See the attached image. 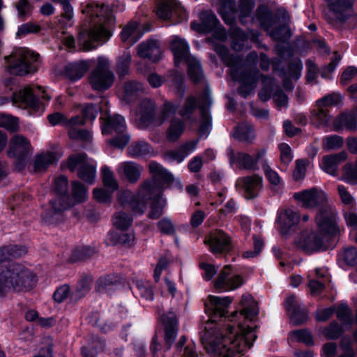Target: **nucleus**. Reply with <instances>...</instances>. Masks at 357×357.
<instances>
[{"mask_svg": "<svg viewBox=\"0 0 357 357\" xmlns=\"http://www.w3.org/2000/svg\"><path fill=\"white\" fill-rule=\"evenodd\" d=\"M236 70L235 74L233 73V71H231L229 75L234 81H238L241 83L238 88V93L243 98H246L250 94L254 84L258 81L259 76L265 77L259 74L256 64L248 61V59Z\"/></svg>", "mask_w": 357, "mask_h": 357, "instance_id": "obj_9", "label": "nucleus"}, {"mask_svg": "<svg viewBox=\"0 0 357 357\" xmlns=\"http://www.w3.org/2000/svg\"><path fill=\"white\" fill-rule=\"evenodd\" d=\"M114 77L109 59L105 56H99L96 66L90 73L88 79L93 90L105 91L112 86Z\"/></svg>", "mask_w": 357, "mask_h": 357, "instance_id": "obj_10", "label": "nucleus"}, {"mask_svg": "<svg viewBox=\"0 0 357 357\" xmlns=\"http://www.w3.org/2000/svg\"><path fill=\"white\" fill-rule=\"evenodd\" d=\"M242 310L240 314L245 319L252 321L258 314L257 303L251 295H243L241 301Z\"/></svg>", "mask_w": 357, "mask_h": 357, "instance_id": "obj_35", "label": "nucleus"}, {"mask_svg": "<svg viewBox=\"0 0 357 357\" xmlns=\"http://www.w3.org/2000/svg\"><path fill=\"white\" fill-rule=\"evenodd\" d=\"M170 48L174 54L176 65H178V63L181 61H187L188 59L190 58L189 46L183 39L175 37L170 44Z\"/></svg>", "mask_w": 357, "mask_h": 357, "instance_id": "obj_34", "label": "nucleus"}, {"mask_svg": "<svg viewBox=\"0 0 357 357\" xmlns=\"http://www.w3.org/2000/svg\"><path fill=\"white\" fill-rule=\"evenodd\" d=\"M143 85L136 81H130L125 83L123 99L128 103L135 102L144 93Z\"/></svg>", "mask_w": 357, "mask_h": 357, "instance_id": "obj_36", "label": "nucleus"}, {"mask_svg": "<svg viewBox=\"0 0 357 357\" xmlns=\"http://www.w3.org/2000/svg\"><path fill=\"white\" fill-rule=\"evenodd\" d=\"M113 224L119 229H127L132 222V217L130 214L123 211L116 212L113 217Z\"/></svg>", "mask_w": 357, "mask_h": 357, "instance_id": "obj_56", "label": "nucleus"}, {"mask_svg": "<svg viewBox=\"0 0 357 357\" xmlns=\"http://www.w3.org/2000/svg\"><path fill=\"white\" fill-rule=\"evenodd\" d=\"M89 67V64L84 61L70 63L65 68L66 76L71 80L79 79L87 71Z\"/></svg>", "mask_w": 357, "mask_h": 357, "instance_id": "obj_40", "label": "nucleus"}, {"mask_svg": "<svg viewBox=\"0 0 357 357\" xmlns=\"http://www.w3.org/2000/svg\"><path fill=\"white\" fill-rule=\"evenodd\" d=\"M95 253V249L89 246L78 247L73 250L70 260L72 262L84 261L91 257Z\"/></svg>", "mask_w": 357, "mask_h": 357, "instance_id": "obj_55", "label": "nucleus"}, {"mask_svg": "<svg viewBox=\"0 0 357 357\" xmlns=\"http://www.w3.org/2000/svg\"><path fill=\"white\" fill-rule=\"evenodd\" d=\"M102 177L105 188L114 192L117 190L118 183L114 177L112 172L107 167L102 168Z\"/></svg>", "mask_w": 357, "mask_h": 357, "instance_id": "obj_63", "label": "nucleus"}, {"mask_svg": "<svg viewBox=\"0 0 357 357\" xmlns=\"http://www.w3.org/2000/svg\"><path fill=\"white\" fill-rule=\"evenodd\" d=\"M101 119L103 121L101 125L102 135L113 136L107 141V144L116 149L125 148L130 141V136L126 132L124 118L121 115L114 114Z\"/></svg>", "mask_w": 357, "mask_h": 357, "instance_id": "obj_7", "label": "nucleus"}, {"mask_svg": "<svg viewBox=\"0 0 357 357\" xmlns=\"http://www.w3.org/2000/svg\"><path fill=\"white\" fill-rule=\"evenodd\" d=\"M133 291L137 297H140L146 301L153 299V291L151 283L146 280H136L134 282Z\"/></svg>", "mask_w": 357, "mask_h": 357, "instance_id": "obj_44", "label": "nucleus"}, {"mask_svg": "<svg viewBox=\"0 0 357 357\" xmlns=\"http://www.w3.org/2000/svg\"><path fill=\"white\" fill-rule=\"evenodd\" d=\"M72 0H52L55 3L59 4L61 7L62 13L61 17L63 22L70 21L74 16L73 7L70 3Z\"/></svg>", "mask_w": 357, "mask_h": 357, "instance_id": "obj_61", "label": "nucleus"}, {"mask_svg": "<svg viewBox=\"0 0 357 357\" xmlns=\"http://www.w3.org/2000/svg\"><path fill=\"white\" fill-rule=\"evenodd\" d=\"M155 104L150 99H144L139 107L140 115V124L144 127H148L152 124L155 118Z\"/></svg>", "mask_w": 357, "mask_h": 357, "instance_id": "obj_32", "label": "nucleus"}, {"mask_svg": "<svg viewBox=\"0 0 357 357\" xmlns=\"http://www.w3.org/2000/svg\"><path fill=\"white\" fill-rule=\"evenodd\" d=\"M229 34L231 39V47L235 51L243 50L245 42L248 39L247 34L239 27L232 26L229 29Z\"/></svg>", "mask_w": 357, "mask_h": 357, "instance_id": "obj_42", "label": "nucleus"}, {"mask_svg": "<svg viewBox=\"0 0 357 357\" xmlns=\"http://www.w3.org/2000/svg\"><path fill=\"white\" fill-rule=\"evenodd\" d=\"M138 23L136 22H130L123 29L121 33V38L123 42L128 43L132 45L136 43L139 38L137 36V29L138 28Z\"/></svg>", "mask_w": 357, "mask_h": 357, "instance_id": "obj_51", "label": "nucleus"}, {"mask_svg": "<svg viewBox=\"0 0 357 357\" xmlns=\"http://www.w3.org/2000/svg\"><path fill=\"white\" fill-rule=\"evenodd\" d=\"M277 223L280 226V232L286 238L294 231V227L299 221L298 214L291 209H286L279 213Z\"/></svg>", "mask_w": 357, "mask_h": 357, "instance_id": "obj_25", "label": "nucleus"}, {"mask_svg": "<svg viewBox=\"0 0 357 357\" xmlns=\"http://www.w3.org/2000/svg\"><path fill=\"white\" fill-rule=\"evenodd\" d=\"M337 261L340 266H354L357 264V248L349 247L338 254Z\"/></svg>", "mask_w": 357, "mask_h": 357, "instance_id": "obj_47", "label": "nucleus"}, {"mask_svg": "<svg viewBox=\"0 0 357 357\" xmlns=\"http://www.w3.org/2000/svg\"><path fill=\"white\" fill-rule=\"evenodd\" d=\"M119 280V277L114 275L100 277L96 281V289L99 292L109 291L118 284Z\"/></svg>", "mask_w": 357, "mask_h": 357, "instance_id": "obj_48", "label": "nucleus"}, {"mask_svg": "<svg viewBox=\"0 0 357 357\" xmlns=\"http://www.w3.org/2000/svg\"><path fill=\"white\" fill-rule=\"evenodd\" d=\"M231 274V266L223 267L214 282V287L219 291H230L238 288L243 283V279L240 275L229 277Z\"/></svg>", "mask_w": 357, "mask_h": 357, "instance_id": "obj_19", "label": "nucleus"}, {"mask_svg": "<svg viewBox=\"0 0 357 357\" xmlns=\"http://www.w3.org/2000/svg\"><path fill=\"white\" fill-rule=\"evenodd\" d=\"M208 299V302L205 303V312L211 319L227 316V308L232 301L230 297L209 296Z\"/></svg>", "mask_w": 357, "mask_h": 357, "instance_id": "obj_22", "label": "nucleus"}, {"mask_svg": "<svg viewBox=\"0 0 357 357\" xmlns=\"http://www.w3.org/2000/svg\"><path fill=\"white\" fill-rule=\"evenodd\" d=\"M337 319L343 325H351L353 321L351 309L347 304L340 305L336 311Z\"/></svg>", "mask_w": 357, "mask_h": 357, "instance_id": "obj_62", "label": "nucleus"}, {"mask_svg": "<svg viewBox=\"0 0 357 357\" xmlns=\"http://www.w3.org/2000/svg\"><path fill=\"white\" fill-rule=\"evenodd\" d=\"M151 146L144 141H138L132 143L128 147L129 155L132 158H139L149 154L151 152Z\"/></svg>", "mask_w": 357, "mask_h": 357, "instance_id": "obj_54", "label": "nucleus"}, {"mask_svg": "<svg viewBox=\"0 0 357 357\" xmlns=\"http://www.w3.org/2000/svg\"><path fill=\"white\" fill-rule=\"evenodd\" d=\"M58 159L56 153L51 151H47L38 154L36 156L34 161V171L42 172L48 168L50 165L55 163Z\"/></svg>", "mask_w": 357, "mask_h": 357, "instance_id": "obj_41", "label": "nucleus"}, {"mask_svg": "<svg viewBox=\"0 0 357 357\" xmlns=\"http://www.w3.org/2000/svg\"><path fill=\"white\" fill-rule=\"evenodd\" d=\"M256 17L261 26L267 32L279 20L277 15H273L270 9L262 5L257 8Z\"/></svg>", "mask_w": 357, "mask_h": 357, "instance_id": "obj_33", "label": "nucleus"}, {"mask_svg": "<svg viewBox=\"0 0 357 357\" xmlns=\"http://www.w3.org/2000/svg\"><path fill=\"white\" fill-rule=\"evenodd\" d=\"M197 107V98L190 96L187 97L182 109L179 111V114L185 119H189Z\"/></svg>", "mask_w": 357, "mask_h": 357, "instance_id": "obj_58", "label": "nucleus"}, {"mask_svg": "<svg viewBox=\"0 0 357 357\" xmlns=\"http://www.w3.org/2000/svg\"><path fill=\"white\" fill-rule=\"evenodd\" d=\"M143 168L134 162H124L119 166V170L130 183H135L139 179Z\"/></svg>", "mask_w": 357, "mask_h": 357, "instance_id": "obj_37", "label": "nucleus"}, {"mask_svg": "<svg viewBox=\"0 0 357 357\" xmlns=\"http://www.w3.org/2000/svg\"><path fill=\"white\" fill-rule=\"evenodd\" d=\"M188 74L190 80L199 83L204 78V73L200 62L195 58H188L187 60Z\"/></svg>", "mask_w": 357, "mask_h": 357, "instance_id": "obj_45", "label": "nucleus"}, {"mask_svg": "<svg viewBox=\"0 0 357 357\" xmlns=\"http://www.w3.org/2000/svg\"><path fill=\"white\" fill-rule=\"evenodd\" d=\"M227 333V335L211 340L205 346L207 351L217 357H233L250 348L257 338L251 327H243L241 324L237 328L229 326Z\"/></svg>", "mask_w": 357, "mask_h": 357, "instance_id": "obj_3", "label": "nucleus"}, {"mask_svg": "<svg viewBox=\"0 0 357 357\" xmlns=\"http://www.w3.org/2000/svg\"><path fill=\"white\" fill-rule=\"evenodd\" d=\"M185 129L184 122L178 119L171 121L169 128L167 130V137L170 142H176L181 137Z\"/></svg>", "mask_w": 357, "mask_h": 357, "instance_id": "obj_50", "label": "nucleus"}, {"mask_svg": "<svg viewBox=\"0 0 357 357\" xmlns=\"http://www.w3.org/2000/svg\"><path fill=\"white\" fill-rule=\"evenodd\" d=\"M284 307L289 313L291 321L296 326L305 323L308 319L307 310L296 301L294 295L288 296L284 301Z\"/></svg>", "mask_w": 357, "mask_h": 357, "instance_id": "obj_21", "label": "nucleus"}, {"mask_svg": "<svg viewBox=\"0 0 357 357\" xmlns=\"http://www.w3.org/2000/svg\"><path fill=\"white\" fill-rule=\"evenodd\" d=\"M72 195L75 202H83L87 197V188L80 181H73Z\"/></svg>", "mask_w": 357, "mask_h": 357, "instance_id": "obj_57", "label": "nucleus"}, {"mask_svg": "<svg viewBox=\"0 0 357 357\" xmlns=\"http://www.w3.org/2000/svg\"><path fill=\"white\" fill-rule=\"evenodd\" d=\"M333 126L336 132L344 129L355 132L357 130V115L354 111L342 112L334 119Z\"/></svg>", "mask_w": 357, "mask_h": 357, "instance_id": "obj_28", "label": "nucleus"}, {"mask_svg": "<svg viewBox=\"0 0 357 357\" xmlns=\"http://www.w3.org/2000/svg\"><path fill=\"white\" fill-rule=\"evenodd\" d=\"M137 54L144 59L157 62L160 56L161 50L158 40L150 39L139 44L137 47Z\"/></svg>", "mask_w": 357, "mask_h": 357, "instance_id": "obj_31", "label": "nucleus"}, {"mask_svg": "<svg viewBox=\"0 0 357 357\" xmlns=\"http://www.w3.org/2000/svg\"><path fill=\"white\" fill-rule=\"evenodd\" d=\"M212 105L209 92L206 90L199 96V110L201 115V121L199 127V135H208L212 127V119L210 114V107Z\"/></svg>", "mask_w": 357, "mask_h": 357, "instance_id": "obj_18", "label": "nucleus"}, {"mask_svg": "<svg viewBox=\"0 0 357 357\" xmlns=\"http://www.w3.org/2000/svg\"><path fill=\"white\" fill-rule=\"evenodd\" d=\"M149 169L153 180V181H149L159 192L165 185H169L174 181L173 175L156 162H151L149 165Z\"/></svg>", "mask_w": 357, "mask_h": 357, "instance_id": "obj_24", "label": "nucleus"}, {"mask_svg": "<svg viewBox=\"0 0 357 357\" xmlns=\"http://www.w3.org/2000/svg\"><path fill=\"white\" fill-rule=\"evenodd\" d=\"M315 220L318 231L302 232L297 242L298 246L307 253L326 250V236H335L338 232L336 213L331 207L324 206L319 210Z\"/></svg>", "mask_w": 357, "mask_h": 357, "instance_id": "obj_4", "label": "nucleus"}, {"mask_svg": "<svg viewBox=\"0 0 357 357\" xmlns=\"http://www.w3.org/2000/svg\"><path fill=\"white\" fill-rule=\"evenodd\" d=\"M138 197L141 201L134 197L130 191L124 192L120 197L121 205H128L133 212L142 214L146 203L151 200L149 218L153 220L158 219L163 214L166 202L162 198L161 192L153 187L148 181H144L138 191Z\"/></svg>", "mask_w": 357, "mask_h": 357, "instance_id": "obj_5", "label": "nucleus"}, {"mask_svg": "<svg viewBox=\"0 0 357 357\" xmlns=\"http://www.w3.org/2000/svg\"><path fill=\"white\" fill-rule=\"evenodd\" d=\"M348 157L347 151H342L337 153L324 155L321 165V169L327 174L336 176L338 165L344 162Z\"/></svg>", "mask_w": 357, "mask_h": 357, "instance_id": "obj_29", "label": "nucleus"}, {"mask_svg": "<svg viewBox=\"0 0 357 357\" xmlns=\"http://www.w3.org/2000/svg\"><path fill=\"white\" fill-rule=\"evenodd\" d=\"M160 320L164 328L166 349L169 350L177 337L178 318L176 312L171 309L167 312L160 314Z\"/></svg>", "mask_w": 357, "mask_h": 357, "instance_id": "obj_16", "label": "nucleus"}, {"mask_svg": "<svg viewBox=\"0 0 357 357\" xmlns=\"http://www.w3.org/2000/svg\"><path fill=\"white\" fill-rule=\"evenodd\" d=\"M343 146V138L338 135L326 137L323 139V147L326 150H333Z\"/></svg>", "mask_w": 357, "mask_h": 357, "instance_id": "obj_64", "label": "nucleus"}, {"mask_svg": "<svg viewBox=\"0 0 357 357\" xmlns=\"http://www.w3.org/2000/svg\"><path fill=\"white\" fill-rule=\"evenodd\" d=\"M269 36L275 41L287 42L291 37L290 29L285 24L271 28L268 31Z\"/></svg>", "mask_w": 357, "mask_h": 357, "instance_id": "obj_52", "label": "nucleus"}, {"mask_svg": "<svg viewBox=\"0 0 357 357\" xmlns=\"http://www.w3.org/2000/svg\"><path fill=\"white\" fill-rule=\"evenodd\" d=\"M86 158L87 155L85 153L71 155L68 158L67 167L71 172H74L79 166L77 169L78 177L88 184H93L96 178V167L92 165L84 163Z\"/></svg>", "mask_w": 357, "mask_h": 357, "instance_id": "obj_14", "label": "nucleus"}, {"mask_svg": "<svg viewBox=\"0 0 357 357\" xmlns=\"http://www.w3.org/2000/svg\"><path fill=\"white\" fill-rule=\"evenodd\" d=\"M204 243L209 245L211 252L214 255L227 253L233 248L231 237L219 229L211 231L206 237Z\"/></svg>", "mask_w": 357, "mask_h": 357, "instance_id": "obj_15", "label": "nucleus"}, {"mask_svg": "<svg viewBox=\"0 0 357 357\" xmlns=\"http://www.w3.org/2000/svg\"><path fill=\"white\" fill-rule=\"evenodd\" d=\"M54 192L56 197L50 200L48 208L41 214L43 222L47 225H56L63 221V212L71 206L66 176L62 175L55 178Z\"/></svg>", "mask_w": 357, "mask_h": 357, "instance_id": "obj_6", "label": "nucleus"}, {"mask_svg": "<svg viewBox=\"0 0 357 357\" xmlns=\"http://www.w3.org/2000/svg\"><path fill=\"white\" fill-rule=\"evenodd\" d=\"M302 68L303 65L301 60L292 61L288 65L287 72L282 68L279 70L278 75L284 79L287 77L298 79L301 76Z\"/></svg>", "mask_w": 357, "mask_h": 357, "instance_id": "obj_49", "label": "nucleus"}, {"mask_svg": "<svg viewBox=\"0 0 357 357\" xmlns=\"http://www.w3.org/2000/svg\"><path fill=\"white\" fill-rule=\"evenodd\" d=\"M343 179L347 183L356 185L357 184V160L353 165L351 163H347L343 167Z\"/></svg>", "mask_w": 357, "mask_h": 357, "instance_id": "obj_59", "label": "nucleus"}, {"mask_svg": "<svg viewBox=\"0 0 357 357\" xmlns=\"http://www.w3.org/2000/svg\"><path fill=\"white\" fill-rule=\"evenodd\" d=\"M11 259L8 245L0 248V297L11 289L15 291H30L36 284V276L24 266L10 263L4 267L2 262Z\"/></svg>", "mask_w": 357, "mask_h": 357, "instance_id": "obj_2", "label": "nucleus"}, {"mask_svg": "<svg viewBox=\"0 0 357 357\" xmlns=\"http://www.w3.org/2000/svg\"><path fill=\"white\" fill-rule=\"evenodd\" d=\"M32 154L29 140L23 135H15L10 140L8 155L15 158V169L20 172L24 169L26 162Z\"/></svg>", "mask_w": 357, "mask_h": 357, "instance_id": "obj_13", "label": "nucleus"}, {"mask_svg": "<svg viewBox=\"0 0 357 357\" xmlns=\"http://www.w3.org/2000/svg\"><path fill=\"white\" fill-rule=\"evenodd\" d=\"M131 63V54L129 52H124L119 56L116 63V71L120 77H125L129 73Z\"/></svg>", "mask_w": 357, "mask_h": 357, "instance_id": "obj_53", "label": "nucleus"}, {"mask_svg": "<svg viewBox=\"0 0 357 357\" xmlns=\"http://www.w3.org/2000/svg\"><path fill=\"white\" fill-rule=\"evenodd\" d=\"M157 15L165 20H170L174 15L180 20L185 19L183 8L177 0H159L156 11Z\"/></svg>", "mask_w": 357, "mask_h": 357, "instance_id": "obj_20", "label": "nucleus"}, {"mask_svg": "<svg viewBox=\"0 0 357 357\" xmlns=\"http://www.w3.org/2000/svg\"><path fill=\"white\" fill-rule=\"evenodd\" d=\"M227 155L229 160V163L233 165L237 163L240 169H245L248 170H257L259 169L258 165L256 163V160L254 159L248 153L243 152L235 153L232 148L227 149Z\"/></svg>", "mask_w": 357, "mask_h": 357, "instance_id": "obj_27", "label": "nucleus"}, {"mask_svg": "<svg viewBox=\"0 0 357 357\" xmlns=\"http://www.w3.org/2000/svg\"><path fill=\"white\" fill-rule=\"evenodd\" d=\"M296 200L301 202L303 206L307 208H314L319 206H321L319 210L324 207L328 206L325 205L327 201L326 194L321 190H319L317 188H312L309 190H305L301 192H296L294 195Z\"/></svg>", "mask_w": 357, "mask_h": 357, "instance_id": "obj_17", "label": "nucleus"}, {"mask_svg": "<svg viewBox=\"0 0 357 357\" xmlns=\"http://www.w3.org/2000/svg\"><path fill=\"white\" fill-rule=\"evenodd\" d=\"M234 137L240 142L252 143L255 138L253 126L248 123H241L234 128Z\"/></svg>", "mask_w": 357, "mask_h": 357, "instance_id": "obj_39", "label": "nucleus"}, {"mask_svg": "<svg viewBox=\"0 0 357 357\" xmlns=\"http://www.w3.org/2000/svg\"><path fill=\"white\" fill-rule=\"evenodd\" d=\"M114 6L91 1L82 9L85 15L84 28L79 31L77 40L88 50L96 47L92 42L107 40L111 36L110 29L115 24Z\"/></svg>", "mask_w": 357, "mask_h": 357, "instance_id": "obj_1", "label": "nucleus"}, {"mask_svg": "<svg viewBox=\"0 0 357 357\" xmlns=\"http://www.w3.org/2000/svg\"><path fill=\"white\" fill-rule=\"evenodd\" d=\"M213 50L219 55L224 63L229 67V73L233 71V73L235 74L236 68L246 61L241 56L229 54L228 48L224 45L215 44L213 46Z\"/></svg>", "mask_w": 357, "mask_h": 357, "instance_id": "obj_30", "label": "nucleus"}, {"mask_svg": "<svg viewBox=\"0 0 357 357\" xmlns=\"http://www.w3.org/2000/svg\"><path fill=\"white\" fill-rule=\"evenodd\" d=\"M331 119L329 110L324 107H316L312 111L311 121L316 127L320 128L328 124Z\"/></svg>", "mask_w": 357, "mask_h": 357, "instance_id": "obj_43", "label": "nucleus"}, {"mask_svg": "<svg viewBox=\"0 0 357 357\" xmlns=\"http://www.w3.org/2000/svg\"><path fill=\"white\" fill-rule=\"evenodd\" d=\"M342 97L340 94L337 93H331L324 96L316 102V105L318 107H334L341 102Z\"/></svg>", "mask_w": 357, "mask_h": 357, "instance_id": "obj_60", "label": "nucleus"}, {"mask_svg": "<svg viewBox=\"0 0 357 357\" xmlns=\"http://www.w3.org/2000/svg\"><path fill=\"white\" fill-rule=\"evenodd\" d=\"M198 141H189L181 145L176 150L170 151L166 155L173 160L181 162L183 159L192 153L196 148Z\"/></svg>", "mask_w": 357, "mask_h": 357, "instance_id": "obj_38", "label": "nucleus"}, {"mask_svg": "<svg viewBox=\"0 0 357 357\" xmlns=\"http://www.w3.org/2000/svg\"><path fill=\"white\" fill-rule=\"evenodd\" d=\"M244 190V197L247 199H253L258 197L262 188V178L257 175L247 176L240 179Z\"/></svg>", "mask_w": 357, "mask_h": 357, "instance_id": "obj_26", "label": "nucleus"}, {"mask_svg": "<svg viewBox=\"0 0 357 357\" xmlns=\"http://www.w3.org/2000/svg\"><path fill=\"white\" fill-rule=\"evenodd\" d=\"M39 55L26 48L15 49L10 55L5 56L7 70L15 75L23 76L37 70L34 64Z\"/></svg>", "mask_w": 357, "mask_h": 357, "instance_id": "obj_8", "label": "nucleus"}, {"mask_svg": "<svg viewBox=\"0 0 357 357\" xmlns=\"http://www.w3.org/2000/svg\"><path fill=\"white\" fill-rule=\"evenodd\" d=\"M327 3L328 12L324 18L333 28L340 29L353 15L354 0H324Z\"/></svg>", "mask_w": 357, "mask_h": 357, "instance_id": "obj_11", "label": "nucleus"}, {"mask_svg": "<svg viewBox=\"0 0 357 357\" xmlns=\"http://www.w3.org/2000/svg\"><path fill=\"white\" fill-rule=\"evenodd\" d=\"M13 103H19L20 107H26L34 112L43 111V107L37 96L33 93L30 86H26L13 95Z\"/></svg>", "mask_w": 357, "mask_h": 357, "instance_id": "obj_23", "label": "nucleus"}, {"mask_svg": "<svg viewBox=\"0 0 357 357\" xmlns=\"http://www.w3.org/2000/svg\"><path fill=\"white\" fill-rule=\"evenodd\" d=\"M200 22L195 21L190 24L191 29L201 33H213L217 39L224 41L227 38L225 29L220 24V21L211 11H204L200 13Z\"/></svg>", "mask_w": 357, "mask_h": 357, "instance_id": "obj_12", "label": "nucleus"}, {"mask_svg": "<svg viewBox=\"0 0 357 357\" xmlns=\"http://www.w3.org/2000/svg\"><path fill=\"white\" fill-rule=\"evenodd\" d=\"M92 279L91 277H83L77 283L75 289L71 292L70 298L72 301H77L85 295H86L91 289Z\"/></svg>", "mask_w": 357, "mask_h": 357, "instance_id": "obj_46", "label": "nucleus"}]
</instances>
